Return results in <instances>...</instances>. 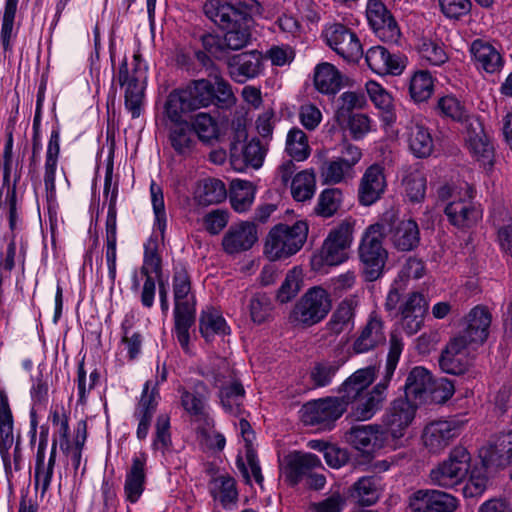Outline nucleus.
<instances>
[{
    "label": "nucleus",
    "instance_id": "f257e3e1",
    "mask_svg": "<svg viewBox=\"0 0 512 512\" xmlns=\"http://www.w3.org/2000/svg\"><path fill=\"white\" fill-rule=\"evenodd\" d=\"M236 101L231 84L222 76L215 75L213 82L201 78L174 89L167 97L164 110L170 121H179L183 115L209 106L229 110Z\"/></svg>",
    "mask_w": 512,
    "mask_h": 512
},
{
    "label": "nucleus",
    "instance_id": "f03ea898",
    "mask_svg": "<svg viewBox=\"0 0 512 512\" xmlns=\"http://www.w3.org/2000/svg\"><path fill=\"white\" fill-rule=\"evenodd\" d=\"M204 14L219 28L235 29L240 35V40L251 41V27L253 25L252 15L259 13L260 4L257 0H237L230 4L220 0H208L203 6ZM233 34L229 36V42L236 43Z\"/></svg>",
    "mask_w": 512,
    "mask_h": 512
},
{
    "label": "nucleus",
    "instance_id": "7ed1b4c3",
    "mask_svg": "<svg viewBox=\"0 0 512 512\" xmlns=\"http://www.w3.org/2000/svg\"><path fill=\"white\" fill-rule=\"evenodd\" d=\"M174 298V332L185 352L189 351L190 329L196 321V296L191 277L184 266L175 267L172 278Z\"/></svg>",
    "mask_w": 512,
    "mask_h": 512
},
{
    "label": "nucleus",
    "instance_id": "20e7f679",
    "mask_svg": "<svg viewBox=\"0 0 512 512\" xmlns=\"http://www.w3.org/2000/svg\"><path fill=\"white\" fill-rule=\"evenodd\" d=\"M331 308L329 293L320 286H314L294 304L288 314V322L293 327L309 328L320 323Z\"/></svg>",
    "mask_w": 512,
    "mask_h": 512
},
{
    "label": "nucleus",
    "instance_id": "39448f33",
    "mask_svg": "<svg viewBox=\"0 0 512 512\" xmlns=\"http://www.w3.org/2000/svg\"><path fill=\"white\" fill-rule=\"evenodd\" d=\"M308 226L297 221L292 226L277 224L268 232L264 245L265 256H293L307 239Z\"/></svg>",
    "mask_w": 512,
    "mask_h": 512
},
{
    "label": "nucleus",
    "instance_id": "423d86ee",
    "mask_svg": "<svg viewBox=\"0 0 512 512\" xmlns=\"http://www.w3.org/2000/svg\"><path fill=\"white\" fill-rule=\"evenodd\" d=\"M471 468V455L463 446L454 447L447 459L430 471V480L434 485L453 488L462 483Z\"/></svg>",
    "mask_w": 512,
    "mask_h": 512
},
{
    "label": "nucleus",
    "instance_id": "0eeeda50",
    "mask_svg": "<svg viewBox=\"0 0 512 512\" xmlns=\"http://www.w3.org/2000/svg\"><path fill=\"white\" fill-rule=\"evenodd\" d=\"M327 45L348 61H357L363 55L356 33L341 23L329 25L323 31Z\"/></svg>",
    "mask_w": 512,
    "mask_h": 512
},
{
    "label": "nucleus",
    "instance_id": "6e6552de",
    "mask_svg": "<svg viewBox=\"0 0 512 512\" xmlns=\"http://www.w3.org/2000/svg\"><path fill=\"white\" fill-rule=\"evenodd\" d=\"M345 411L344 401L338 397H327L304 405L302 420L307 425L329 428Z\"/></svg>",
    "mask_w": 512,
    "mask_h": 512
},
{
    "label": "nucleus",
    "instance_id": "1a4fd4ad",
    "mask_svg": "<svg viewBox=\"0 0 512 512\" xmlns=\"http://www.w3.org/2000/svg\"><path fill=\"white\" fill-rule=\"evenodd\" d=\"M490 325V312L483 306H476L464 317L461 330L455 337L474 349L487 340Z\"/></svg>",
    "mask_w": 512,
    "mask_h": 512
},
{
    "label": "nucleus",
    "instance_id": "9d476101",
    "mask_svg": "<svg viewBox=\"0 0 512 512\" xmlns=\"http://www.w3.org/2000/svg\"><path fill=\"white\" fill-rule=\"evenodd\" d=\"M465 422L458 418L439 420L428 424L423 431L422 439L425 447L432 453H438L457 438Z\"/></svg>",
    "mask_w": 512,
    "mask_h": 512
},
{
    "label": "nucleus",
    "instance_id": "9b49d317",
    "mask_svg": "<svg viewBox=\"0 0 512 512\" xmlns=\"http://www.w3.org/2000/svg\"><path fill=\"white\" fill-rule=\"evenodd\" d=\"M368 22L375 34L384 42L396 43L401 32L391 12L381 0H369L366 7Z\"/></svg>",
    "mask_w": 512,
    "mask_h": 512
},
{
    "label": "nucleus",
    "instance_id": "f8f14e48",
    "mask_svg": "<svg viewBox=\"0 0 512 512\" xmlns=\"http://www.w3.org/2000/svg\"><path fill=\"white\" fill-rule=\"evenodd\" d=\"M416 412V405L408 399L397 398L391 402L382 416V428L385 434L393 438L403 436L404 430L411 424Z\"/></svg>",
    "mask_w": 512,
    "mask_h": 512
},
{
    "label": "nucleus",
    "instance_id": "ddd939ff",
    "mask_svg": "<svg viewBox=\"0 0 512 512\" xmlns=\"http://www.w3.org/2000/svg\"><path fill=\"white\" fill-rule=\"evenodd\" d=\"M409 507L412 512H454L458 501L443 491L420 489L409 497Z\"/></svg>",
    "mask_w": 512,
    "mask_h": 512
},
{
    "label": "nucleus",
    "instance_id": "4468645a",
    "mask_svg": "<svg viewBox=\"0 0 512 512\" xmlns=\"http://www.w3.org/2000/svg\"><path fill=\"white\" fill-rule=\"evenodd\" d=\"M258 241V228L254 222L233 223L222 238L223 250L230 255L250 250Z\"/></svg>",
    "mask_w": 512,
    "mask_h": 512
},
{
    "label": "nucleus",
    "instance_id": "2eb2a0df",
    "mask_svg": "<svg viewBox=\"0 0 512 512\" xmlns=\"http://www.w3.org/2000/svg\"><path fill=\"white\" fill-rule=\"evenodd\" d=\"M202 375L214 386L220 388L219 398L225 411L232 415H239L245 396L243 385L237 380L227 381L226 376L221 372L211 371Z\"/></svg>",
    "mask_w": 512,
    "mask_h": 512
},
{
    "label": "nucleus",
    "instance_id": "dca6fc26",
    "mask_svg": "<svg viewBox=\"0 0 512 512\" xmlns=\"http://www.w3.org/2000/svg\"><path fill=\"white\" fill-rule=\"evenodd\" d=\"M225 63L230 77L240 84L257 77L263 70L262 54L257 50L229 55Z\"/></svg>",
    "mask_w": 512,
    "mask_h": 512
},
{
    "label": "nucleus",
    "instance_id": "f3484780",
    "mask_svg": "<svg viewBox=\"0 0 512 512\" xmlns=\"http://www.w3.org/2000/svg\"><path fill=\"white\" fill-rule=\"evenodd\" d=\"M461 338L453 337L442 351L439 365L443 372L452 375L465 373L470 366L469 350Z\"/></svg>",
    "mask_w": 512,
    "mask_h": 512
},
{
    "label": "nucleus",
    "instance_id": "a211bd4d",
    "mask_svg": "<svg viewBox=\"0 0 512 512\" xmlns=\"http://www.w3.org/2000/svg\"><path fill=\"white\" fill-rule=\"evenodd\" d=\"M384 430L377 424L352 426L346 433L347 441L363 453H372L382 447Z\"/></svg>",
    "mask_w": 512,
    "mask_h": 512
},
{
    "label": "nucleus",
    "instance_id": "6ab92c4d",
    "mask_svg": "<svg viewBox=\"0 0 512 512\" xmlns=\"http://www.w3.org/2000/svg\"><path fill=\"white\" fill-rule=\"evenodd\" d=\"M483 464L487 467L503 468L512 465V431L495 436L489 446L481 451Z\"/></svg>",
    "mask_w": 512,
    "mask_h": 512
},
{
    "label": "nucleus",
    "instance_id": "aec40b11",
    "mask_svg": "<svg viewBox=\"0 0 512 512\" xmlns=\"http://www.w3.org/2000/svg\"><path fill=\"white\" fill-rule=\"evenodd\" d=\"M383 492L381 477L377 475L363 476L348 489V497L361 507L372 506L378 502Z\"/></svg>",
    "mask_w": 512,
    "mask_h": 512
},
{
    "label": "nucleus",
    "instance_id": "412c9836",
    "mask_svg": "<svg viewBox=\"0 0 512 512\" xmlns=\"http://www.w3.org/2000/svg\"><path fill=\"white\" fill-rule=\"evenodd\" d=\"M225 30V34L222 37L219 35L211 34V33H203L200 35L199 40L202 44L204 51L208 52L211 56H213L217 60H222L226 62L227 57H229V50H240L246 47L249 42L246 40H238L236 44L229 42V36L233 34V37L236 40V33H238L235 29L230 28H221ZM240 38V35H238Z\"/></svg>",
    "mask_w": 512,
    "mask_h": 512
},
{
    "label": "nucleus",
    "instance_id": "4be33fe9",
    "mask_svg": "<svg viewBox=\"0 0 512 512\" xmlns=\"http://www.w3.org/2000/svg\"><path fill=\"white\" fill-rule=\"evenodd\" d=\"M117 80L121 87L126 86L125 107L131 113L133 119L138 118L142 111L141 106L144 92L138 78L129 74L126 58L119 65Z\"/></svg>",
    "mask_w": 512,
    "mask_h": 512
},
{
    "label": "nucleus",
    "instance_id": "5701e85b",
    "mask_svg": "<svg viewBox=\"0 0 512 512\" xmlns=\"http://www.w3.org/2000/svg\"><path fill=\"white\" fill-rule=\"evenodd\" d=\"M386 186L383 168L373 164L369 166L361 178L358 191L360 204L370 206L383 194Z\"/></svg>",
    "mask_w": 512,
    "mask_h": 512
},
{
    "label": "nucleus",
    "instance_id": "b1692460",
    "mask_svg": "<svg viewBox=\"0 0 512 512\" xmlns=\"http://www.w3.org/2000/svg\"><path fill=\"white\" fill-rule=\"evenodd\" d=\"M403 320V329L407 334L417 333L422 325L427 312V303L424 296L419 292H412L400 307Z\"/></svg>",
    "mask_w": 512,
    "mask_h": 512
},
{
    "label": "nucleus",
    "instance_id": "393cba45",
    "mask_svg": "<svg viewBox=\"0 0 512 512\" xmlns=\"http://www.w3.org/2000/svg\"><path fill=\"white\" fill-rule=\"evenodd\" d=\"M385 342L386 336L383 331V322L376 314H371L366 325L354 340L352 349L356 354L367 353L384 345Z\"/></svg>",
    "mask_w": 512,
    "mask_h": 512
},
{
    "label": "nucleus",
    "instance_id": "a878e982",
    "mask_svg": "<svg viewBox=\"0 0 512 512\" xmlns=\"http://www.w3.org/2000/svg\"><path fill=\"white\" fill-rule=\"evenodd\" d=\"M174 125L169 129L168 140L176 155L181 158L191 157L197 149V140L190 123L182 118L171 121Z\"/></svg>",
    "mask_w": 512,
    "mask_h": 512
},
{
    "label": "nucleus",
    "instance_id": "bb28decb",
    "mask_svg": "<svg viewBox=\"0 0 512 512\" xmlns=\"http://www.w3.org/2000/svg\"><path fill=\"white\" fill-rule=\"evenodd\" d=\"M388 384V381L382 379L370 392L358 398L357 403L351 412V417L357 421L371 419L382 407V404L386 399Z\"/></svg>",
    "mask_w": 512,
    "mask_h": 512
},
{
    "label": "nucleus",
    "instance_id": "cd10ccee",
    "mask_svg": "<svg viewBox=\"0 0 512 512\" xmlns=\"http://www.w3.org/2000/svg\"><path fill=\"white\" fill-rule=\"evenodd\" d=\"M375 377V367L368 366L358 369L343 382L339 388V393L342 394L339 398L344 401L346 409L349 403L356 401L362 396L363 392L370 386Z\"/></svg>",
    "mask_w": 512,
    "mask_h": 512
},
{
    "label": "nucleus",
    "instance_id": "c85d7f7f",
    "mask_svg": "<svg viewBox=\"0 0 512 512\" xmlns=\"http://www.w3.org/2000/svg\"><path fill=\"white\" fill-rule=\"evenodd\" d=\"M13 443V415L9 406L8 396L5 392L0 391V454L8 477L12 473L8 449L12 447Z\"/></svg>",
    "mask_w": 512,
    "mask_h": 512
},
{
    "label": "nucleus",
    "instance_id": "c756f323",
    "mask_svg": "<svg viewBox=\"0 0 512 512\" xmlns=\"http://www.w3.org/2000/svg\"><path fill=\"white\" fill-rule=\"evenodd\" d=\"M322 466L320 459L312 453H296L290 457L285 470L284 477L289 485L295 486L311 472Z\"/></svg>",
    "mask_w": 512,
    "mask_h": 512
},
{
    "label": "nucleus",
    "instance_id": "7c9ffc66",
    "mask_svg": "<svg viewBox=\"0 0 512 512\" xmlns=\"http://www.w3.org/2000/svg\"><path fill=\"white\" fill-rule=\"evenodd\" d=\"M433 388V377L424 367H414L408 374L405 385L404 399L427 401Z\"/></svg>",
    "mask_w": 512,
    "mask_h": 512
},
{
    "label": "nucleus",
    "instance_id": "2f4dec72",
    "mask_svg": "<svg viewBox=\"0 0 512 512\" xmlns=\"http://www.w3.org/2000/svg\"><path fill=\"white\" fill-rule=\"evenodd\" d=\"M146 455L134 457L132 465L125 477L124 493L127 501L136 503L144 491Z\"/></svg>",
    "mask_w": 512,
    "mask_h": 512
},
{
    "label": "nucleus",
    "instance_id": "473e14b6",
    "mask_svg": "<svg viewBox=\"0 0 512 512\" xmlns=\"http://www.w3.org/2000/svg\"><path fill=\"white\" fill-rule=\"evenodd\" d=\"M352 232V225L348 222H342L332 229L323 242L321 256H347L346 250L352 243Z\"/></svg>",
    "mask_w": 512,
    "mask_h": 512
},
{
    "label": "nucleus",
    "instance_id": "72a5a7b5",
    "mask_svg": "<svg viewBox=\"0 0 512 512\" xmlns=\"http://www.w3.org/2000/svg\"><path fill=\"white\" fill-rule=\"evenodd\" d=\"M178 391L181 394V405L184 410L190 416L203 419L206 416L207 386L202 381H196L192 391L184 387H180Z\"/></svg>",
    "mask_w": 512,
    "mask_h": 512
},
{
    "label": "nucleus",
    "instance_id": "f704fd0d",
    "mask_svg": "<svg viewBox=\"0 0 512 512\" xmlns=\"http://www.w3.org/2000/svg\"><path fill=\"white\" fill-rule=\"evenodd\" d=\"M470 52L479 69L487 73L499 71L503 65L500 53L488 42L476 39L470 46Z\"/></svg>",
    "mask_w": 512,
    "mask_h": 512
},
{
    "label": "nucleus",
    "instance_id": "c9c22d12",
    "mask_svg": "<svg viewBox=\"0 0 512 512\" xmlns=\"http://www.w3.org/2000/svg\"><path fill=\"white\" fill-rule=\"evenodd\" d=\"M386 237L385 226L381 223L369 225L361 238L358 256H388L383 246Z\"/></svg>",
    "mask_w": 512,
    "mask_h": 512
},
{
    "label": "nucleus",
    "instance_id": "e433bc0d",
    "mask_svg": "<svg viewBox=\"0 0 512 512\" xmlns=\"http://www.w3.org/2000/svg\"><path fill=\"white\" fill-rule=\"evenodd\" d=\"M393 244L398 251L409 252L418 247L420 232L416 221L409 219L401 221L392 236Z\"/></svg>",
    "mask_w": 512,
    "mask_h": 512
},
{
    "label": "nucleus",
    "instance_id": "4c0bfd02",
    "mask_svg": "<svg viewBox=\"0 0 512 512\" xmlns=\"http://www.w3.org/2000/svg\"><path fill=\"white\" fill-rule=\"evenodd\" d=\"M19 0H6L1 25L0 41L3 47L4 57H10L13 53V41L17 36L14 29V21Z\"/></svg>",
    "mask_w": 512,
    "mask_h": 512
},
{
    "label": "nucleus",
    "instance_id": "58836bf2",
    "mask_svg": "<svg viewBox=\"0 0 512 512\" xmlns=\"http://www.w3.org/2000/svg\"><path fill=\"white\" fill-rule=\"evenodd\" d=\"M314 85L321 93L336 94L342 86L340 72L330 63L318 64L314 73Z\"/></svg>",
    "mask_w": 512,
    "mask_h": 512
},
{
    "label": "nucleus",
    "instance_id": "ea45409f",
    "mask_svg": "<svg viewBox=\"0 0 512 512\" xmlns=\"http://www.w3.org/2000/svg\"><path fill=\"white\" fill-rule=\"evenodd\" d=\"M444 212L449 222L457 227L471 226L480 216L479 211L470 202L463 200L450 202Z\"/></svg>",
    "mask_w": 512,
    "mask_h": 512
},
{
    "label": "nucleus",
    "instance_id": "a19ab883",
    "mask_svg": "<svg viewBox=\"0 0 512 512\" xmlns=\"http://www.w3.org/2000/svg\"><path fill=\"white\" fill-rule=\"evenodd\" d=\"M209 491L214 500H218L224 508H228L238 500L236 481L229 475L214 478L210 482Z\"/></svg>",
    "mask_w": 512,
    "mask_h": 512
},
{
    "label": "nucleus",
    "instance_id": "79ce46f5",
    "mask_svg": "<svg viewBox=\"0 0 512 512\" xmlns=\"http://www.w3.org/2000/svg\"><path fill=\"white\" fill-rule=\"evenodd\" d=\"M199 330L206 341H211L215 335L228 334L229 327L217 310L207 307L200 314Z\"/></svg>",
    "mask_w": 512,
    "mask_h": 512
},
{
    "label": "nucleus",
    "instance_id": "37998d69",
    "mask_svg": "<svg viewBox=\"0 0 512 512\" xmlns=\"http://www.w3.org/2000/svg\"><path fill=\"white\" fill-rule=\"evenodd\" d=\"M227 197L225 184L216 178H206L201 181L196 192L195 198L200 205L208 206L218 204Z\"/></svg>",
    "mask_w": 512,
    "mask_h": 512
},
{
    "label": "nucleus",
    "instance_id": "c03bdc74",
    "mask_svg": "<svg viewBox=\"0 0 512 512\" xmlns=\"http://www.w3.org/2000/svg\"><path fill=\"white\" fill-rule=\"evenodd\" d=\"M255 198V187L246 180H234L230 187V203L232 208L239 213L246 212L251 207Z\"/></svg>",
    "mask_w": 512,
    "mask_h": 512
},
{
    "label": "nucleus",
    "instance_id": "a18cd8bd",
    "mask_svg": "<svg viewBox=\"0 0 512 512\" xmlns=\"http://www.w3.org/2000/svg\"><path fill=\"white\" fill-rule=\"evenodd\" d=\"M353 318L354 311L351 302L342 301L325 325V337H336L341 334L352 323Z\"/></svg>",
    "mask_w": 512,
    "mask_h": 512
},
{
    "label": "nucleus",
    "instance_id": "49530a36",
    "mask_svg": "<svg viewBox=\"0 0 512 512\" xmlns=\"http://www.w3.org/2000/svg\"><path fill=\"white\" fill-rule=\"evenodd\" d=\"M190 127L198 139L207 145L219 138V127L215 118L208 113H198L190 123Z\"/></svg>",
    "mask_w": 512,
    "mask_h": 512
},
{
    "label": "nucleus",
    "instance_id": "de8ad7c7",
    "mask_svg": "<svg viewBox=\"0 0 512 512\" xmlns=\"http://www.w3.org/2000/svg\"><path fill=\"white\" fill-rule=\"evenodd\" d=\"M408 143L417 158L428 157L433 151L431 134L423 125L415 124L409 128Z\"/></svg>",
    "mask_w": 512,
    "mask_h": 512
},
{
    "label": "nucleus",
    "instance_id": "09e8293b",
    "mask_svg": "<svg viewBox=\"0 0 512 512\" xmlns=\"http://www.w3.org/2000/svg\"><path fill=\"white\" fill-rule=\"evenodd\" d=\"M247 308L252 322L260 325L269 321L274 306L270 295L255 292L251 295Z\"/></svg>",
    "mask_w": 512,
    "mask_h": 512
},
{
    "label": "nucleus",
    "instance_id": "8fccbe9b",
    "mask_svg": "<svg viewBox=\"0 0 512 512\" xmlns=\"http://www.w3.org/2000/svg\"><path fill=\"white\" fill-rule=\"evenodd\" d=\"M149 267L160 276L161 274V258H145L141 273L146 276L141 292V303L146 308H151L154 304L156 293L155 280L150 276Z\"/></svg>",
    "mask_w": 512,
    "mask_h": 512
},
{
    "label": "nucleus",
    "instance_id": "3c124183",
    "mask_svg": "<svg viewBox=\"0 0 512 512\" xmlns=\"http://www.w3.org/2000/svg\"><path fill=\"white\" fill-rule=\"evenodd\" d=\"M117 196L118 183H115L111 191L106 218V256H116Z\"/></svg>",
    "mask_w": 512,
    "mask_h": 512
},
{
    "label": "nucleus",
    "instance_id": "603ef678",
    "mask_svg": "<svg viewBox=\"0 0 512 512\" xmlns=\"http://www.w3.org/2000/svg\"><path fill=\"white\" fill-rule=\"evenodd\" d=\"M434 89L433 79L428 71L416 72L409 83V93L415 102L427 101Z\"/></svg>",
    "mask_w": 512,
    "mask_h": 512
},
{
    "label": "nucleus",
    "instance_id": "864d4df0",
    "mask_svg": "<svg viewBox=\"0 0 512 512\" xmlns=\"http://www.w3.org/2000/svg\"><path fill=\"white\" fill-rule=\"evenodd\" d=\"M339 368L340 363L336 360L316 362L310 370V380L313 386L320 388L330 385Z\"/></svg>",
    "mask_w": 512,
    "mask_h": 512
},
{
    "label": "nucleus",
    "instance_id": "5fc2aeb1",
    "mask_svg": "<svg viewBox=\"0 0 512 512\" xmlns=\"http://www.w3.org/2000/svg\"><path fill=\"white\" fill-rule=\"evenodd\" d=\"M171 448L170 418L167 414H160L155 423L152 449L161 452V454L165 456Z\"/></svg>",
    "mask_w": 512,
    "mask_h": 512
},
{
    "label": "nucleus",
    "instance_id": "6e6d98bb",
    "mask_svg": "<svg viewBox=\"0 0 512 512\" xmlns=\"http://www.w3.org/2000/svg\"><path fill=\"white\" fill-rule=\"evenodd\" d=\"M286 151L296 161H303L310 155L306 134L299 128H292L286 140Z\"/></svg>",
    "mask_w": 512,
    "mask_h": 512
},
{
    "label": "nucleus",
    "instance_id": "4d7b16f0",
    "mask_svg": "<svg viewBox=\"0 0 512 512\" xmlns=\"http://www.w3.org/2000/svg\"><path fill=\"white\" fill-rule=\"evenodd\" d=\"M292 196L296 201H306L314 195L315 177L314 174L302 171L292 179Z\"/></svg>",
    "mask_w": 512,
    "mask_h": 512
},
{
    "label": "nucleus",
    "instance_id": "13d9d810",
    "mask_svg": "<svg viewBox=\"0 0 512 512\" xmlns=\"http://www.w3.org/2000/svg\"><path fill=\"white\" fill-rule=\"evenodd\" d=\"M336 121L342 129L350 132L354 140L362 139L370 131V119L365 114L354 113Z\"/></svg>",
    "mask_w": 512,
    "mask_h": 512
},
{
    "label": "nucleus",
    "instance_id": "bf43d9fd",
    "mask_svg": "<svg viewBox=\"0 0 512 512\" xmlns=\"http://www.w3.org/2000/svg\"><path fill=\"white\" fill-rule=\"evenodd\" d=\"M57 441L53 440L48 463L43 466L35 467V487L41 489L43 497L48 491L56 462Z\"/></svg>",
    "mask_w": 512,
    "mask_h": 512
},
{
    "label": "nucleus",
    "instance_id": "052dcab7",
    "mask_svg": "<svg viewBox=\"0 0 512 512\" xmlns=\"http://www.w3.org/2000/svg\"><path fill=\"white\" fill-rule=\"evenodd\" d=\"M342 192L338 188H329L322 191L319 196L316 212L322 217L333 216L340 207Z\"/></svg>",
    "mask_w": 512,
    "mask_h": 512
},
{
    "label": "nucleus",
    "instance_id": "680f3d73",
    "mask_svg": "<svg viewBox=\"0 0 512 512\" xmlns=\"http://www.w3.org/2000/svg\"><path fill=\"white\" fill-rule=\"evenodd\" d=\"M301 284V271L294 268L286 275L285 280L278 289L276 295L277 300L282 304L291 301L300 291Z\"/></svg>",
    "mask_w": 512,
    "mask_h": 512
},
{
    "label": "nucleus",
    "instance_id": "e2e57ef3",
    "mask_svg": "<svg viewBox=\"0 0 512 512\" xmlns=\"http://www.w3.org/2000/svg\"><path fill=\"white\" fill-rule=\"evenodd\" d=\"M365 60L372 71L385 75L389 71L387 63L391 60V53L383 46H373L366 52Z\"/></svg>",
    "mask_w": 512,
    "mask_h": 512
},
{
    "label": "nucleus",
    "instance_id": "0e129e2a",
    "mask_svg": "<svg viewBox=\"0 0 512 512\" xmlns=\"http://www.w3.org/2000/svg\"><path fill=\"white\" fill-rule=\"evenodd\" d=\"M405 192L411 202H420L424 199L426 193V178L418 172H410L403 179Z\"/></svg>",
    "mask_w": 512,
    "mask_h": 512
},
{
    "label": "nucleus",
    "instance_id": "69168bd1",
    "mask_svg": "<svg viewBox=\"0 0 512 512\" xmlns=\"http://www.w3.org/2000/svg\"><path fill=\"white\" fill-rule=\"evenodd\" d=\"M239 154L240 160L238 162L242 161L245 166L258 169L263 164L265 150L259 139H252L245 146L241 147Z\"/></svg>",
    "mask_w": 512,
    "mask_h": 512
},
{
    "label": "nucleus",
    "instance_id": "338daca9",
    "mask_svg": "<svg viewBox=\"0 0 512 512\" xmlns=\"http://www.w3.org/2000/svg\"><path fill=\"white\" fill-rule=\"evenodd\" d=\"M469 147L484 167L493 165L494 149L487 139L475 135L469 138Z\"/></svg>",
    "mask_w": 512,
    "mask_h": 512
},
{
    "label": "nucleus",
    "instance_id": "774afa93",
    "mask_svg": "<svg viewBox=\"0 0 512 512\" xmlns=\"http://www.w3.org/2000/svg\"><path fill=\"white\" fill-rule=\"evenodd\" d=\"M320 170L324 183L336 184L343 180L345 172L350 168L339 157L335 160L323 162Z\"/></svg>",
    "mask_w": 512,
    "mask_h": 512
}]
</instances>
